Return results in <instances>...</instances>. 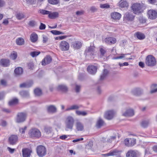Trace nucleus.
<instances>
[{
  "mask_svg": "<svg viewBox=\"0 0 157 157\" xmlns=\"http://www.w3.org/2000/svg\"><path fill=\"white\" fill-rule=\"evenodd\" d=\"M35 0H25L26 3L29 4H33L34 3Z\"/></svg>",
  "mask_w": 157,
  "mask_h": 157,
  "instance_id": "60",
  "label": "nucleus"
},
{
  "mask_svg": "<svg viewBox=\"0 0 157 157\" xmlns=\"http://www.w3.org/2000/svg\"><path fill=\"white\" fill-rule=\"evenodd\" d=\"M28 67L29 69H33V63H28Z\"/></svg>",
  "mask_w": 157,
  "mask_h": 157,
  "instance_id": "64",
  "label": "nucleus"
},
{
  "mask_svg": "<svg viewBox=\"0 0 157 157\" xmlns=\"http://www.w3.org/2000/svg\"><path fill=\"white\" fill-rule=\"evenodd\" d=\"M30 38L32 42H35L37 40V35L35 33H33L31 34Z\"/></svg>",
  "mask_w": 157,
  "mask_h": 157,
  "instance_id": "32",
  "label": "nucleus"
},
{
  "mask_svg": "<svg viewBox=\"0 0 157 157\" xmlns=\"http://www.w3.org/2000/svg\"><path fill=\"white\" fill-rule=\"evenodd\" d=\"M17 141L18 136L17 135H11L9 138V142L11 145L15 144L17 142Z\"/></svg>",
  "mask_w": 157,
  "mask_h": 157,
  "instance_id": "15",
  "label": "nucleus"
},
{
  "mask_svg": "<svg viewBox=\"0 0 157 157\" xmlns=\"http://www.w3.org/2000/svg\"><path fill=\"white\" fill-rule=\"evenodd\" d=\"M40 53V52L34 51L30 53V55L33 57L36 56Z\"/></svg>",
  "mask_w": 157,
  "mask_h": 157,
  "instance_id": "46",
  "label": "nucleus"
},
{
  "mask_svg": "<svg viewBox=\"0 0 157 157\" xmlns=\"http://www.w3.org/2000/svg\"><path fill=\"white\" fill-rule=\"evenodd\" d=\"M134 17L135 16L132 13L127 12L124 14L123 19L126 22L131 21L134 20Z\"/></svg>",
  "mask_w": 157,
  "mask_h": 157,
  "instance_id": "8",
  "label": "nucleus"
},
{
  "mask_svg": "<svg viewBox=\"0 0 157 157\" xmlns=\"http://www.w3.org/2000/svg\"><path fill=\"white\" fill-rule=\"evenodd\" d=\"M124 143L125 146L128 147L132 146L136 143V139L134 138H126L124 140Z\"/></svg>",
  "mask_w": 157,
  "mask_h": 157,
  "instance_id": "10",
  "label": "nucleus"
},
{
  "mask_svg": "<svg viewBox=\"0 0 157 157\" xmlns=\"http://www.w3.org/2000/svg\"><path fill=\"white\" fill-rule=\"evenodd\" d=\"M16 42L17 45H21L24 44V40L23 38L19 37L16 40Z\"/></svg>",
  "mask_w": 157,
  "mask_h": 157,
  "instance_id": "34",
  "label": "nucleus"
},
{
  "mask_svg": "<svg viewBox=\"0 0 157 157\" xmlns=\"http://www.w3.org/2000/svg\"><path fill=\"white\" fill-rule=\"evenodd\" d=\"M76 128L78 131H82L84 129L83 124L79 121H77L75 124Z\"/></svg>",
  "mask_w": 157,
  "mask_h": 157,
  "instance_id": "25",
  "label": "nucleus"
},
{
  "mask_svg": "<svg viewBox=\"0 0 157 157\" xmlns=\"http://www.w3.org/2000/svg\"><path fill=\"white\" fill-rule=\"evenodd\" d=\"M119 151L117 150H115L112 151L110 152L104 154V155L106 156L116 155L119 154Z\"/></svg>",
  "mask_w": 157,
  "mask_h": 157,
  "instance_id": "30",
  "label": "nucleus"
},
{
  "mask_svg": "<svg viewBox=\"0 0 157 157\" xmlns=\"http://www.w3.org/2000/svg\"><path fill=\"white\" fill-rule=\"evenodd\" d=\"M33 84L32 81H30L29 82L24 83L20 85V88L29 87L31 86Z\"/></svg>",
  "mask_w": 157,
  "mask_h": 157,
  "instance_id": "27",
  "label": "nucleus"
},
{
  "mask_svg": "<svg viewBox=\"0 0 157 157\" xmlns=\"http://www.w3.org/2000/svg\"><path fill=\"white\" fill-rule=\"evenodd\" d=\"M23 72V69L21 67L16 68L14 70V73L17 76H19L22 74Z\"/></svg>",
  "mask_w": 157,
  "mask_h": 157,
  "instance_id": "28",
  "label": "nucleus"
},
{
  "mask_svg": "<svg viewBox=\"0 0 157 157\" xmlns=\"http://www.w3.org/2000/svg\"><path fill=\"white\" fill-rule=\"evenodd\" d=\"M48 17L51 19H55L59 17V13L57 12L53 13H51L50 12Z\"/></svg>",
  "mask_w": 157,
  "mask_h": 157,
  "instance_id": "31",
  "label": "nucleus"
},
{
  "mask_svg": "<svg viewBox=\"0 0 157 157\" xmlns=\"http://www.w3.org/2000/svg\"><path fill=\"white\" fill-rule=\"evenodd\" d=\"M104 41L105 42L108 44H111L115 43L116 41V40L114 38L109 37L105 38Z\"/></svg>",
  "mask_w": 157,
  "mask_h": 157,
  "instance_id": "21",
  "label": "nucleus"
},
{
  "mask_svg": "<svg viewBox=\"0 0 157 157\" xmlns=\"http://www.w3.org/2000/svg\"><path fill=\"white\" fill-rule=\"evenodd\" d=\"M157 86V84H153L151 86V87L152 89L150 91V93L153 94L157 92V88L156 89H154V88Z\"/></svg>",
  "mask_w": 157,
  "mask_h": 157,
  "instance_id": "41",
  "label": "nucleus"
},
{
  "mask_svg": "<svg viewBox=\"0 0 157 157\" xmlns=\"http://www.w3.org/2000/svg\"><path fill=\"white\" fill-rule=\"evenodd\" d=\"M97 67L96 66L91 65L87 67L88 72L92 75L94 74L97 71Z\"/></svg>",
  "mask_w": 157,
  "mask_h": 157,
  "instance_id": "17",
  "label": "nucleus"
},
{
  "mask_svg": "<svg viewBox=\"0 0 157 157\" xmlns=\"http://www.w3.org/2000/svg\"><path fill=\"white\" fill-rule=\"evenodd\" d=\"M71 46L74 49H78L81 47L82 44L80 41H75L72 43Z\"/></svg>",
  "mask_w": 157,
  "mask_h": 157,
  "instance_id": "20",
  "label": "nucleus"
},
{
  "mask_svg": "<svg viewBox=\"0 0 157 157\" xmlns=\"http://www.w3.org/2000/svg\"><path fill=\"white\" fill-rule=\"evenodd\" d=\"M57 89L64 93H66L68 90L67 87L64 85H59L57 87Z\"/></svg>",
  "mask_w": 157,
  "mask_h": 157,
  "instance_id": "24",
  "label": "nucleus"
},
{
  "mask_svg": "<svg viewBox=\"0 0 157 157\" xmlns=\"http://www.w3.org/2000/svg\"><path fill=\"white\" fill-rule=\"evenodd\" d=\"M128 6V3L126 1H123L120 4V6L121 8L127 7Z\"/></svg>",
  "mask_w": 157,
  "mask_h": 157,
  "instance_id": "45",
  "label": "nucleus"
},
{
  "mask_svg": "<svg viewBox=\"0 0 157 157\" xmlns=\"http://www.w3.org/2000/svg\"><path fill=\"white\" fill-rule=\"evenodd\" d=\"M31 151L29 149L24 148L22 149V153L23 157H29L30 156Z\"/></svg>",
  "mask_w": 157,
  "mask_h": 157,
  "instance_id": "19",
  "label": "nucleus"
},
{
  "mask_svg": "<svg viewBox=\"0 0 157 157\" xmlns=\"http://www.w3.org/2000/svg\"><path fill=\"white\" fill-rule=\"evenodd\" d=\"M80 108V106L76 105H74L71 106L67 108L66 111H68L71 110L77 109H78Z\"/></svg>",
  "mask_w": 157,
  "mask_h": 157,
  "instance_id": "35",
  "label": "nucleus"
},
{
  "mask_svg": "<svg viewBox=\"0 0 157 157\" xmlns=\"http://www.w3.org/2000/svg\"><path fill=\"white\" fill-rule=\"evenodd\" d=\"M27 128V127L26 126H25L24 127L20 128L19 129L20 132L22 134L24 133Z\"/></svg>",
  "mask_w": 157,
  "mask_h": 157,
  "instance_id": "53",
  "label": "nucleus"
},
{
  "mask_svg": "<svg viewBox=\"0 0 157 157\" xmlns=\"http://www.w3.org/2000/svg\"><path fill=\"white\" fill-rule=\"evenodd\" d=\"M116 138V135L110 136V137L107 140V142L108 143H111L113 141L115 140Z\"/></svg>",
  "mask_w": 157,
  "mask_h": 157,
  "instance_id": "44",
  "label": "nucleus"
},
{
  "mask_svg": "<svg viewBox=\"0 0 157 157\" xmlns=\"http://www.w3.org/2000/svg\"><path fill=\"white\" fill-rule=\"evenodd\" d=\"M16 18L18 20H20L24 17V14L21 13H17L16 15Z\"/></svg>",
  "mask_w": 157,
  "mask_h": 157,
  "instance_id": "47",
  "label": "nucleus"
},
{
  "mask_svg": "<svg viewBox=\"0 0 157 157\" xmlns=\"http://www.w3.org/2000/svg\"><path fill=\"white\" fill-rule=\"evenodd\" d=\"M46 109L49 113H54L57 112V108L56 106L53 105H50L47 106Z\"/></svg>",
  "mask_w": 157,
  "mask_h": 157,
  "instance_id": "14",
  "label": "nucleus"
},
{
  "mask_svg": "<svg viewBox=\"0 0 157 157\" xmlns=\"http://www.w3.org/2000/svg\"><path fill=\"white\" fill-rule=\"evenodd\" d=\"M76 114L78 116H85L87 114V113L85 111H81L79 110L76 111Z\"/></svg>",
  "mask_w": 157,
  "mask_h": 157,
  "instance_id": "40",
  "label": "nucleus"
},
{
  "mask_svg": "<svg viewBox=\"0 0 157 157\" xmlns=\"http://www.w3.org/2000/svg\"><path fill=\"white\" fill-rule=\"evenodd\" d=\"M17 53L16 52L13 51L11 55V57L13 59H15L17 57Z\"/></svg>",
  "mask_w": 157,
  "mask_h": 157,
  "instance_id": "54",
  "label": "nucleus"
},
{
  "mask_svg": "<svg viewBox=\"0 0 157 157\" xmlns=\"http://www.w3.org/2000/svg\"><path fill=\"white\" fill-rule=\"evenodd\" d=\"M29 134L31 137H39L41 136V132L37 129L33 128L30 129L29 132Z\"/></svg>",
  "mask_w": 157,
  "mask_h": 157,
  "instance_id": "5",
  "label": "nucleus"
},
{
  "mask_svg": "<svg viewBox=\"0 0 157 157\" xmlns=\"http://www.w3.org/2000/svg\"><path fill=\"white\" fill-rule=\"evenodd\" d=\"M18 99L16 98L12 99L9 101V104L10 105H12L17 104L18 102Z\"/></svg>",
  "mask_w": 157,
  "mask_h": 157,
  "instance_id": "38",
  "label": "nucleus"
},
{
  "mask_svg": "<svg viewBox=\"0 0 157 157\" xmlns=\"http://www.w3.org/2000/svg\"><path fill=\"white\" fill-rule=\"evenodd\" d=\"M59 47L62 51H65L69 50V44L67 41L63 40L60 43Z\"/></svg>",
  "mask_w": 157,
  "mask_h": 157,
  "instance_id": "9",
  "label": "nucleus"
},
{
  "mask_svg": "<svg viewBox=\"0 0 157 157\" xmlns=\"http://www.w3.org/2000/svg\"><path fill=\"white\" fill-rule=\"evenodd\" d=\"M6 3L3 0H0V7L4 6L5 5Z\"/></svg>",
  "mask_w": 157,
  "mask_h": 157,
  "instance_id": "59",
  "label": "nucleus"
},
{
  "mask_svg": "<svg viewBox=\"0 0 157 157\" xmlns=\"http://www.w3.org/2000/svg\"><path fill=\"white\" fill-rule=\"evenodd\" d=\"M81 86L80 85L77 84H75V91L77 93H79L80 91Z\"/></svg>",
  "mask_w": 157,
  "mask_h": 157,
  "instance_id": "48",
  "label": "nucleus"
},
{
  "mask_svg": "<svg viewBox=\"0 0 157 157\" xmlns=\"http://www.w3.org/2000/svg\"><path fill=\"white\" fill-rule=\"evenodd\" d=\"M37 152L39 156L43 157L46 154V149L45 147L43 146L40 145L37 147Z\"/></svg>",
  "mask_w": 157,
  "mask_h": 157,
  "instance_id": "7",
  "label": "nucleus"
},
{
  "mask_svg": "<svg viewBox=\"0 0 157 157\" xmlns=\"http://www.w3.org/2000/svg\"><path fill=\"white\" fill-rule=\"evenodd\" d=\"M8 19L9 18H8L7 19H4L2 22V23L5 25H7L9 23Z\"/></svg>",
  "mask_w": 157,
  "mask_h": 157,
  "instance_id": "61",
  "label": "nucleus"
},
{
  "mask_svg": "<svg viewBox=\"0 0 157 157\" xmlns=\"http://www.w3.org/2000/svg\"><path fill=\"white\" fill-rule=\"evenodd\" d=\"M90 10L92 12H94L97 10V9L95 6H91L90 7Z\"/></svg>",
  "mask_w": 157,
  "mask_h": 157,
  "instance_id": "57",
  "label": "nucleus"
},
{
  "mask_svg": "<svg viewBox=\"0 0 157 157\" xmlns=\"http://www.w3.org/2000/svg\"><path fill=\"white\" fill-rule=\"evenodd\" d=\"M43 43H46L47 42L48 38L47 36H46L43 35Z\"/></svg>",
  "mask_w": 157,
  "mask_h": 157,
  "instance_id": "58",
  "label": "nucleus"
},
{
  "mask_svg": "<svg viewBox=\"0 0 157 157\" xmlns=\"http://www.w3.org/2000/svg\"><path fill=\"white\" fill-rule=\"evenodd\" d=\"M40 13L43 14H48L50 13V12L44 10H40Z\"/></svg>",
  "mask_w": 157,
  "mask_h": 157,
  "instance_id": "52",
  "label": "nucleus"
},
{
  "mask_svg": "<svg viewBox=\"0 0 157 157\" xmlns=\"http://www.w3.org/2000/svg\"><path fill=\"white\" fill-rule=\"evenodd\" d=\"M52 60V58L50 56H47L45 57L42 61V64L45 66L50 63Z\"/></svg>",
  "mask_w": 157,
  "mask_h": 157,
  "instance_id": "18",
  "label": "nucleus"
},
{
  "mask_svg": "<svg viewBox=\"0 0 157 157\" xmlns=\"http://www.w3.org/2000/svg\"><path fill=\"white\" fill-rule=\"evenodd\" d=\"M95 48L90 46L86 49L85 54L87 59L89 60L94 58L95 56Z\"/></svg>",
  "mask_w": 157,
  "mask_h": 157,
  "instance_id": "2",
  "label": "nucleus"
},
{
  "mask_svg": "<svg viewBox=\"0 0 157 157\" xmlns=\"http://www.w3.org/2000/svg\"><path fill=\"white\" fill-rule=\"evenodd\" d=\"M51 32L54 35H59V31L57 30H52L51 31Z\"/></svg>",
  "mask_w": 157,
  "mask_h": 157,
  "instance_id": "62",
  "label": "nucleus"
},
{
  "mask_svg": "<svg viewBox=\"0 0 157 157\" xmlns=\"http://www.w3.org/2000/svg\"><path fill=\"white\" fill-rule=\"evenodd\" d=\"M115 112L113 110L108 111L106 112L105 117L108 120L111 119L113 117Z\"/></svg>",
  "mask_w": 157,
  "mask_h": 157,
  "instance_id": "16",
  "label": "nucleus"
},
{
  "mask_svg": "<svg viewBox=\"0 0 157 157\" xmlns=\"http://www.w3.org/2000/svg\"><path fill=\"white\" fill-rule=\"evenodd\" d=\"M27 116L26 113L21 112L18 113L16 119V122L18 123H22L24 122L26 119Z\"/></svg>",
  "mask_w": 157,
  "mask_h": 157,
  "instance_id": "6",
  "label": "nucleus"
},
{
  "mask_svg": "<svg viewBox=\"0 0 157 157\" xmlns=\"http://www.w3.org/2000/svg\"><path fill=\"white\" fill-rule=\"evenodd\" d=\"M134 115V112L133 109L131 108H128L126 110L122 113V116L125 117H130Z\"/></svg>",
  "mask_w": 157,
  "mask_h": 157,
  "instance_id": "11",
  "label": "nucleus"
},
{
  "mask_svg": "<svg viewBox=\"0 0 157 157\" xmlns=\"http://www.w3.org/2000/svg\"><path fill=\"white\" fill-rule=\"evenodd\" d=\"M44 130L47 134H49L52 132V128L50 127H46L44 128Z\"/></svg>",
  "mask_w": 157,
  "mask_h": 157,
  "instance_id": "43",
  "label": "nucleus"
},
{
  "mask_svg": "<svg viewBox=\"0 0 157 157\" xmlns=\"http://www.w3.org/2000/svg\"><path fill=\"white\" fill-rule=\"evenodd\" d=\"M126 157H137V153L133 150L129 151L126 154Z\"/></svg>",
  "mask_w": 157,
  "mask_h": 157,
  "instance_id": "26",
  "label": "nucleus"
},
{
  "mask_svg": "<svg viewBox=\"0 0 157 157\" xmlns=\"http://www.w3.org/2000/svg\"><path fill=\"white\" fill-rule=\"evenodd\" d=\"M75 122L74 118L71 116H68L65 121V129L66 131L71 130L73 128Z\"/></svg>",
  "mask_w": 157,
  "mask_h": 157,
  "instance_id": "1",
  "label": "nucleus"
},
{
  "mask_svg": "<svg viewBox=\"0 0 157 157\" xmlns=\"http://www.w3.org/2000/svg\"><path fill=\"white\" fill-rule=\"evenodd\" d=\"M132 94L136 96H139L143 94V90L140 88H137L133 89L132 91Z\"/></svg>",
  "mask_w": 157,
  "mask_h": 157,
  "instance_id": "13",
  "label": "nucleus"
},
{
  "mask_svg": "<svg viewBox=\"0 0 157 157\" xmlns=\"http://www.w3.org/2000/svg\"><path fill=\"white\" fill-rule=\"evenodd\" d=\"M20 94L21 96L23 97H27L29 95V93L28 91H22L20 92Z\"/></svg>",
  "mask_w": 157,
  "mask_h": 157,
  "instance_id": "39",
  "label": "nucleus"
},
{
  "mask_svg": "<svg viewBox=\"0 0 157 157\" xmlns=\"http://www.w3.org/2000/svg\"><path fill=\"white\" fill-rule=\"evenodd\" d=\"M100 51L101 55L102 56H103L105 53L106 52V51L105 50V49L102 48H100Z\"/></svg>",
  "mask_w": 157,
  "mask_h": 157,
  "instance_id": "55",
  "label": "nucleus"
},
{
  "mask_svg": "<svg viewBox=\"0 0 157 157\" xmlns=\"http://www.w3.org/2000/svg\"><path fill=\"white\" fill-rule=\"evenodd\" d=\"M108 73V71L107 69H104L102 74L100 76V79L101 80L104 79L107 76Z\"/></svg>",
  "mask_w": 157,
  "mask_h": 157,
  "instance_id": "33",
  "label": "nucleus"
},
{
  "mask_svg": "<svg viewBox=\"0 0 157 157\" xmlns=\"http://www.w3.org/2000/svg\"><path fill=\"white\" fill-rule=\"evenodd\" d=\"M46 25L43 23H40V25L39 27V29L40 30H43L45 29Z\"/></svg>",
  "mask_w": 157,
  "mask_h": 157,
  "instance_id": "56",
  "label": "nucleus"
},
{
  "mask_svg": "<svg viewBox=\"0 0 157 157\" xmlns=\"http://www.w3.org/2000/svg\"><path fill=\"white\" fill-rule=\"evenodd\" d=\"M147 15L150 19H154L157 17V12L155 10H150L148 11Z\"/></svg>",
  "mask_w": 157,
  "mask_h": 157,
  "instance_id": "12",
  "label": "nucleus"
},
{
  "mask_svg": "<svg viewBox=\"0 0 157 157\" xmlns=\"http://www.w3.org/2000/svg\"><path fill=\"white\" fill-rule=\"evenodd\" d=\"M49 3L52 4H57L59 3V0H48Z\"/></svg>",
  "mask_w": 157,
  "mask_h": 157,
  "instance_id": "49",
  "label": "nucleus"
},
{
  "mask_svg": "<svg viewBox=\"0 0 157 157\" xmlns=\"http://www.w3.org/2000/svg\"><path fill=\"white\" fill-rule=\"evenodd\" d=\"M121 15L117 12H114L111 14V17L113 19L117 20H119L121 17Z\"/></svg>",
  "mask_w": 157,
  "mask_h": 157,
  "instance_id": "23",
  "label": "nucleus"
},
{
  "mask_svg": "<svg viewBox=\"0 0 157 157\" xmlns=\"http://www.w3.org/2000/svg\"><path fill=\"white\" fill-rule=\"evenodd\" d=\"M110 7L109 5L108 4L105 3L100 5V7L102 9H107Z\"/></svg>",
  "mask_w": 157,
  "mask_h": 157,
  "instance_id": "51",
  "label": "nucleus"
},
{
  "mask_svg": "<svg viewBox=\"0 0 157 157\" xmlns=\"http://www.w3.org/2000/svg\"><path fill=\"white\" fill-rule=\"evenodd\" d=\"M103 121L101 119H99L97 121L96 126L98 128H99L103 125Z\"/></svg>",
  "mask_w": 157,
  "mask_h": 157,
  "instance_id": "42",
  "label": "nucleus"
},
{
  "mask_svg": "<svg viewBox=\"0 0 157 157\" xmlns=\"http://www.w3.org/2000/svg\"><path fill=\"white\" fill-rule=\"evenodd\" d=\"M134 35L138 39L140 40H143L145 37V36L144 34L139 32H136Z\"/></svg>",
  "mask_w": 157,
  "mask_h": 157,
  "instance_id": "22",
  "label": "nucleus"
},
{
  "mask_svg": "<svg viewBox=\"0 0 157 157\" xmlns=\"http://www.w3.org/2000/svg\"><path fill=\"white\" fill-rule=\"evenodd\" d=\"M145 63L148 66H153L156 65V61L153 56L152 55H148L146 58Z\"/></svg>",
  "mask_w": 157,
  "mask_h": 157,
  "instance_id": "4",
  "label": "nucleus"
},
{
  "mask_svg": "<svg viewBox=\"0 0 157 157\" xmlns=\"http://www.w3.org/2000/svg\"><path fill=\"white\" fill-rule=\"evenodd\" d=\"M0 63L3 67H8L10 65V61L8 59H2L1 60Z\"/></svg>",
  "mask_w": 157,
  "mask_h": 157,
  "instance_id": "29",
  "label": "nucleus"
},
{
  "mask_svg": "<svg viewBox=\"0 0 157 157\" xmlns=\"http://www.w3.org/2000/svg\"><path fill=\"white\" fill-rule=\"evenodd\" d=\"M143 5L140 3H135L132 5L131 8L133 13L138 14L143 12Z\"/></svg>",
  "mask_w": 157,
  "mask_h": 157,
  "instance_id": "3",
  "label": "nucleus"
},
{
  "mask_svg": "<svg viewBox=\"0 0 157 157\" xmlns=\"http://www.w3.org/2000/svg\"><path fill=\"white\" fill-rule=\"evenodd\" d=\"M7 149L11 153H13L15 150L14 149L11 148L9 147H7Z\"/></svg>",
  "mask_w": 157,
  "mask_h": 157,
  "instance_id": "63",
  "label": "nucleus"
},
{
  "mask_svg": "<svg viewBox=\"0 0 157 157\" xmlns=\"http://www.w3.org/2000/svg\"><path fill=\"white\" fill-rule=\"evenodd\" d=\"M126 55V54H121L120 55V56L114 57H113V59H122L125 57V56Z\"/></svg>",
  "mask_w": 157,
  "mask_h": 157,
  "instance_id": "50",
  "label": "nucleus"
},
{
  "mask_svg": "<svg viewBox=\"0 0 157 157\" xmlns=\"http://www.w3.org/2000/svg\"><path fill=\"white\" fill-rule=\"evenodd\" d=\"M34 93L36 96H40L42 94L41 90L39 88H36L34 90Z\"/></svg>",
  "mask_w": 157,
  "mask_h": 157,
  "instance_id": "36",
  "label": "nucleus"
},
{
  "mask_svg": "<svg viewBox=\"0 0 157 157\" xmlns=\"http://www.w3.org/2000/svg\"><path fill=\"white\" fill-rule=\"evenodd\" d=\"M149 124V121L148 120H145L142 121L141 123V126L144 128L147 127Z\"/></svg>",
  "mask_w": 157,
  "mask_h": 157,
  "instance_id": "37",
  "label": "nucleus"
}]
</instances>
